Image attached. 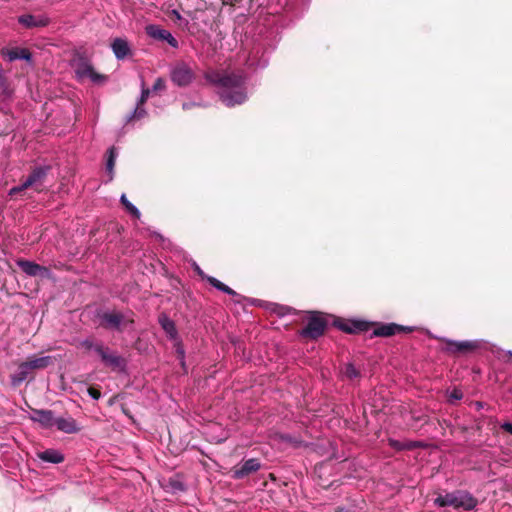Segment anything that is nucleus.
<instances>
[{"mask_svg": "<svg viewBox=\"0 0 512 512\" xmlns=\"http://www.w3.org/2000/svg\"><path fill=\"white\" fill-rule=\"evenodd\" d=\"M174 487H176V488L181 487V484H176V485H174Z\"/></svg>", "mask_w": 512, "mask_h": 512, "instance_id": "obj_39", "label": "nucleus"}, {"mask_svg": "<svg viewBox=\"0 0 512 512\" xmlns=\"http://www.w3.org/2000/svg\"><path fill=\"white\" fill-rule=\"evenodd\" d=\"M3 56H5L8 61L12 62L18 59L26 60L27 62L31 61L32 53L27 48H12L7 49L2 52Z\"/></svg>", "mask_w": 512, "mask_h": 512, "instance_id": "obj_20", "label": "nucleus"}, {"mask_svg": "<svg viewBox=\"0 0 512 512\" xmlns=\"http://www.w3.org/2000/svg\"><path fill=\"white\" fill-rule=\"evenodd\" d=\"M261 467L258 459L251 458L244 461L242 464L234 466L231 470L232 478L239 480L249 476L252 473L257 472Z\"/></svg>", "mask_w": 512, "mask_h": 512, "instance_id": "obj_13", "label": "nucleus"}, {"mask_svg": "<svg viewBox=\"0 0 512 512\" xmlns=\"http://www.w3.org/2000/svg\"><path fill=\"white\" fill-rule=\"evenodd\" d=\"M507 354L512 357V351H508Z\"/></svg>", "mask_w": 512, "mask_h": 512, "instance_id": "obj_38", "label": "nucleus"}, {"mask_svg": "<svg viewBox=\"0 0 512 512\" xmlns=\"http://www.w3.org/2000/svg\"><path fill=\"white\" fill-rule=\"evenodd\" d=\"M149 94H150V89L149 88H145L144 87V82H142L141 97L139 99L138 106L135 109L134 114H133V116L131 118H135V117L139 118V117H141L144 114V110L140 109V106L143 105L147 101V99L149 97Z\"/></svg>", "mask_w": 512, "mask_h": 512, "instance_id": "obj_25", "label": "nucleus"}, {"mask_svg": "<svg viewBox=\"0 0 512 512\" xmlns=\"http://www.w3.org/2000/svg\"><path fill=\"white\" fill-rule=\"evenodd\" d=\"M37 457L44 462L53 463V464H59L64 461L63 454L55 449H47V450L38 452Z\"/></svg>", "mask_w": 512, "mask_h": 512, "instance_id": "obj_22", "label": "nucleus"}, {"mask_svg": "<svg viewBox=\"0 0 512 512\" xmlns=\"http://www.w3.org/2000/svg\"><path fill=\"white\" fill-rule=\"evenodd\" d=\"M50 171V165L33 168L26 180L23 181V187L33 188L36 192L43 191L44 183Z\"/></svg>", "mask_w": 512, "mask_h": 512, "instance_id": "obj_8", "label": "nucleus"}, {"mask_svg": "<svg viewBox=\"0 0 512 512\" xmlns=\"http://www.w3.org/2000/svg\"><path fill=\"white\" fill-rule=\"evenodd\" d=\"M115 158H116V151L114 147H111L108 150V159L106 163V169L107 171L112 174L115 166Z\"/></svg>", "mask_w": 512, "mask_h": 512, "instance_id": "obj_28", "label": "nucleus"}, {"mask_svg": "<svg viewBox=\"0 0 512 512\" xmlns=\"http://www.w3.org/2000/svg\"><path fill=\"white\" fill-rule=\"evenodd\" d=\"M29 419L37 422L43 428H52L55 425V416L52 410L31 408Z\"/></svg>", "mask_w": 512, "mask_h": 512, "instance_id": "obj_15", "label": "nucleus"}, {"mask_svg": "<svg viewBox=\"0 0 512 512\" xmlns=\"http://www.w3.org/2000/svg\"><path fill=\"white\" fill-rule=\"evenodd\" d=\"M194 79L193 70L185 63H178L171 71V80L180 87L189 85Z\"/></svg>", "mask_w": 512, "mask_h": 512, "instance_id": "obj_11", "label": "nucleus"}, {"mask_svg": "<svg viewBox=\"0 0 512 512\" xmlns=\"http://www.w3.org/2000/svg\"><path fill=\"white\" fill-rule=\"evenodd\" d=\"M17 266L28 276L39 277L41 279H50L52 277L51 270L45 266H41L33 261L26 259H18Z\"/></svg>", "mask_w": 512, "mask_h": 512, "instance_id": "obj_10", "label": "nucleus"}, {"mask_svg": "<svg viewBox=\"0 0 512 512\" xmlns=\"http://www.w3.org/2000/svg\"><path fill=\"white\" fill-rule=\"evenodd\" d=\"M389 444L391 447L397 449V450H402L404 449L405 447L397 440H390L389 441Z\"/></svg>", "mask_w": 512, "mask_h": 512, "instance_id": "obj_35", "label": "nucleus"}, {"mask_svg": "<svg viewBox=\"0 0 512 512\" xmlns=\"http://www.w3.org/2000/svg\"><path fill=\"white\" fill-rule=\"evenodd\" d=\"M87 392L89 396L92 397L94 400H98L101 397L100 390L94 386H90Z\"/></svg>", "mask_w": 512, "mask_h": 512, "instance_id": "obj_32", "label": "nucleus"}, {"mask_svg": "<svg viewBox=\"0 0 512 512\" xmlns=\"http://www.w3.org/2000/svg\"><path fill=\"white\" fill-rule=\"evenodd\" d=\"M501 428H502L505 432H507V433H509V434H512V423H510V422H505V423H503V424L501 425Z\"/></svg>", "mask_w": 512, "mask_h": 512, "instance_id": "obj_36", "label": "nucleus"}, {"mask_svg": "<svg viewBox=\"0 0 512 512\" xmlns=\"http://www.w3.org/2000/svg\"><path fill=\"white\" fill-rule=\"evenodd\" d=\"M111 48L118 60H123L131 55L129 43L123 38H115L111 44Z\"/></svg>", "mask_w": 512, "mask_h": 512, "instance_id": "obj_18", "label": "nucleus"}, {"mask_svg": "<svg viewBox=\"0 0 512 512\" xmlns=\"http://www.w3.org/2000/svg\"><path fill=\"white\" fill-rule=\"evenodd\" d=\"M371 323L372 327H375L372 332V337H391L399 333H411L414 331L413 327L396 323Z\"/></svg>", "mask_w": 512, "mask_h": 512, "instance_id": "obj_9", "label": "nucleus"}, {"mask_svg": "<svg viewBox=\"0 0 512 512\" xmlns=\"http://www.w3.org/2000/svg\"><path fill=\"white\" fill-rule=\"evenodd\" d=\"M100 343H102V342L101 341L95 342L93 337H88V338L82 340L79 345L81 348H83L87 351L94 350L96 352V347Z\"/></svg>", "mask_w": 512, "mask_h": 512, "instance_id": "obj_27", "label": "nucleus"}, {"mask_svg": "<svg viewBox=\"0 0 512 512\" xmlns=\"http://www.w3.org/2000/svg\"><path fill=\"white\" fill-rule=\"evenodd\" d=\"M463 398V392L459 388H454L448 395L449 403L461 400Z\"/></svg>", "mask_w": 512, "mask_h": 512, "instance_id": "obj_30", "label": "nucleus"}, {"mask_svg": "<svg viewBox=\"0 0 512 512\" xmlns=\"http://www.w3.org/2000/svg\"><path fill=\"white\" fill-rule=\"evenodd\" d=\"M74 70L79 79L90 78L94 83H103L107 76L97 73L89 60L84 56H79L74 63Z\"/></svg>", "mask_w": 512, "mask_h": 512, "instance_id": "obj_7", "label": "nucleus"}, {"mask_svg": "<svg viewBox=\"0 0 512 512\" xmlns=\"http://www.w3.org/2000/svg\"><path fill=\"white\" fill-rule=\"evenodd\" d=\"M57 429L61 432L67 433V434H73L80 431V427L78 426L76 420L72 417H55V425Z\"/></svg>", "mask_w": 512, "mask_h": 512, "instance_id": "obj_19", "label": "nucleus"}, {"mask_svg": "<svg viewBox=\"0 0 512 512\" xmlns=\"http://www.w3.org/2000/svg\"><path fill=\"white\" fill-rule=\"evenodd\" d=\"M206 80L219 87V97L227 107L241 105L247 100L245 79L241 74L226 71H211L205 74Z\"/></svg>", "mask_w": 512, "mask_h": 512, "instance_id": "obj_1", "label": "nucleus"}, {"mask_svg": "<svg viewBox=\"0 0 512 512\" xmlns=\"http://www.w3.org/2000/svg\"><path fill=\"white\" fill-rule=\"evenodd\" d=\"M171 15L173 17H175L177 20H181L182 19L180 13L177 10H172Z\"/></svg>", "mask_w": 512, "mask_h": 512, "instance_id": "obj_37", "label": "nucleus"}, {"mask_svg": "<svg viewBox=\"0 0 512 512\" xmlns=\"http://www.w3.org/2000/svg\"><path fill=\"white\" fill-rule=\"evenodd\" d=\"M166 87L165 80L161 77L157 78L153 84V91H161L164 90Z\"/></svg>", "mask_w": 512, "mask_h": 512, "instance_id": "obj_31", "label": "nucleus"}, {"mask_svg": "<svg viewBox=\"0 0 512 512\" xmlns=\"http://www.w3.org/2000/svg\"><path fill=\"white\" fill-rule=\"evenodd\" d=\"M18 22L25 28L31 29L46 27L50 20L44 15L23 14L18 17Z\"/></svg>", "mask_w": 512, "mask_h": 512, "instance_id": "obj_16", "label": "nucleus"}, {"mask_svg": "<svg viewBox=\"0 0 512 512\" xmlns=\"http://www.w3.org/2000/svg\"><path fill=\"white\" fill-rule=\"evenodd\" d=\"M342 375L348 380H355L361 377L360 370L353 363H346L341 369Z\"/></svg>", "mask_w": 512, "mask_h": 512, "instance_id": "obj_24", "label": "nucleus"}, {"mask_svg": "<svg viewBox=\"0 0 512 512\" xmlns=\"http://www.w3.org/2000/svg\"><path fill=\"white\" fill-rule=\"evenodd\" d=\"M196 271L202 279H206L209 282V284L212 285L214 288H216L228 295H231V296L237 295V293L233 289H231L229 286L222 283L215 277L207 276L198 266L196 267Z\"/></svg>", "mask_w": 512, "mask_h": 512, "instance_id": "obj_21", "label": "nucleus"}, {"mask_svg": "<svg viewBox=\"0 0 512 512\" xmlns=\"http://www.w3.org/2000/svg\"><path fill=\"white\" fill-rule=\"evenodd\" d=\"M158 321L162 329L171 339H175L177 337V329L175 323L166 314H161Z\"/></svg>", "mask_w": 512, "mask_h": 512, "instance_id": "obj_23", "label": "nucleus"}, {"mask_svg": "<svg viewBox=\"0 0 512 512\" xmlns=\"http://www.w3.org/2000/svg\"><path fill=\"white\" fill-rule=\"evenodd\" d=\"M293 311H294V309H293V308H291V307L282 306V307H280V309H279L278 313H279L280 315H285V314H290V313H292Z\"/></svg>", "mask_w": 512, "mask_h": 512, "instance_id": "obj_34", "label": "nucleus"}, {"mask_svg": "<svg viewBox=\"0 0 512 512\" xmlns=\"http://www.w3.org/2000/svg\"><path fill=\"white\" fill-rule=\"evenodd\" d=\"M134 313H123L118 310H106L97 312L99 326L104 330L122 333L129 326L134 325Z\"/></svg>", "mask_w": 512, "mask_h": 512, "instance_id": "obj_3", "label": "nucleus"}, {"mask_svg": "<svg viewBox=\"0 0 512 512\" xmlns=\"http://www.w3.org/2000/svg\"><path fill=\"white\" fill-rule=\"evenodd\" d=\"M29 187H23V183L19 186H15L13 188L10 189V192L9 194L12 196V195H16V194H19L21 193L22 191L28 189Z\"/></svg>", "mask_w": 512, "mask_h": 512, "instance_id": "obj_33", "label": "nucleus"}, {"mask_svg": "<svg viewBox=\"0 0 512 512\" xmlns=\"http://www.w3.org/2000/svg\"><path fill=\"white\" fill-rule=\"evenodd\" d=\"M0 91L1 94L8 97L12 94L7 78L0 73Z\"/></svg>", "mask_w": 512, "mask_h": 512, "instance_id": "obj_29", "label": "nucleus"}, {"mask_svg": "<svg viewBox=\"0 0 512 512\" xmlns=\"http://www.w3.org/2000/svg\"><path fill=\"white\" fill-rule=\"evenodd\" d=\"M96 353L100 357L104 366L110 368L115 372H122L125 370L127 362L124 357L119 355L117 351L110 349L104 343H100L96 347Z\"/></svg>", "mask_w": 512, "mask_h": 512, "instance_id": "obj_6", "label": "nucleus"}, {"mask_svg": "<svg viewBox=\"0 0 512 512\" xmlns=\"http://www.w3.org/2000/svg\"><path fill=\"white\" fill-rule=\"evenodd\" d=\"M478 504V500L466 491H454L445 495L438 494L434 499L436 507L462 508L466 511L473 510Z\"/></svg>", "mask_w": 512, "mask_h": 512, "instance_id": "obj_4", "label": "nucleus"}, {"mask_svg": "<svg viewBox=\"0 0 512 512\" xmlns=\"http://www.w3.org/2000/svg\"><path fill=\"white\" fill-rule=\"evenodd\" d=\"M52 363V357L50 356L38 357L37 355H33L28 357L26 361L18 365L17 372L10 376L12 386L18 387L25 380H32L34 378V371L43 370Z\"/></svg>", "mask_w": 512, "mask_h": 512, "instance_id": "obj_2", "label": "nucleus"}, {"mask_svg": "<svg viewBox=\"0 0 512 512\" xmlns=\"http://www.w3.org/2000/svg\"><path fill=\"white\" fill-rule=\"evenodd\" d=\"M328 322L320 312H309L307 325L299 332L300 336L306 339L316 340L324 335Z\"/></svg>", "mask_w": 512, "mask_h": 512, "instance_id": "obj_5", "label": "nucleus"}, {"mask_svg": "<svg viewBox=\"0 0 512 512\" xmlns=\"http://www.w3.org/2000/svg\"><path fill=\"white\" fill-rule=\"evenodd\" d=\"M126 210L134 217L140 218V211L127 199L126 195L123 194L120 199Z\"/></svg>", "mask_w": 512, "mask_h": 512, "instance_id": "obj_26", "label": "nucleus"}, {"mask_svg": "<svg viewBox=\"0 0 512 512\" xmlns=\"http://www.w3.org/2000/svg\"><path fill=\"white\" fill-rule=\"evenodd\" d=\"M446 347L444 351L450 354H466L475 351L479 348L478 341H453L444 339Z\"/></svg>", "mask_w": 512, "mask_h": 512, "instance_id": "obj_12", "label": "nucleus"}, {"mask_svg": "<svg viewBox=\"0 0 512 512\" xmlns=\"http://www.w3.org/2000/svg\"><path fill=\"white\" fill-rule=\"evenodd\" d=\"M335 326L339 328L341 331L348 334H357L361 332H366L370 330L372 327L371 322L363 321V320H352V321H335Z\"/></svg>", "mask_w": 512, "mask_h": 512, "instance_id": "obj_14", "label": "nucleus"}, {"mask_svg": "<svg viewBox=\"0 0 512 512\" xmlns=\"http://www.w3.org/2000/svg\"><path fill=\"white\" fill-rule=\"evenodd\" d=\"M174 487H176V488L181 487V484H176V485H174Z\"/></svg>", "mask_w": 512, "mask_h": 512, "instance_id": "obj_40", "label": "nucleus"}, {"mask_svg": "<svg viewBox=\"0 0 512 512\" xmlns=\"http://www.w3.org/2000/svg\"><path fill=\"white\" fill-rule=\"evenodd\" d=\"M146 32L152 38L158 40H165L168 42L170 46L174 48L178 47V41L175 39V37H173V35L169 31L162 29L159 26L148 25L146 27Z\"/></svg>", "mask_w": 512, "mask_h": 512, "instance_id": "obj_17", "label": "nucleus"}]
</instances>
